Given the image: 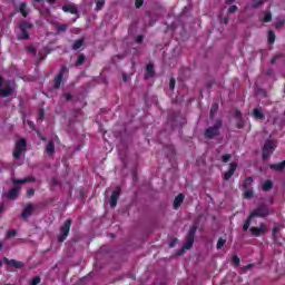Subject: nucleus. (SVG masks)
Returning <instances> with one entry per match:
<instances>
[{
  "label": "nucleus",
  "mask_w": 285,
  "mask_h": 285,
  "mask_svg": "<svg viewBox=\"0 0 285 285\" xmlns=\"http://www.w3.org/2000/svg\"><path fill=\"white\" fill-rule=\"evenodd\" d=\"M26 52H31V55H37V49L35 48V46H28L24 48Z\"/></svg>",
  "instance_id": "obj_37"
},
{
  "label": "nucleus",
  "mask_w": 285,
  "mask_h": 285,
  "mask_svg": "<svg viewBox=\"0 0 285 285\" xmlns=\"http://www.w3.org/2000/svg\"><path fill=\"white\" fill-rule=\"evenodd\" d=\"M245 124H244V118H238L237 122H236V128H238V130H242V128H244Z\"/></svg>",
  "instance_id": "obj_39"
},
{
  "label": "nucleus",
  "mask_w": 285,
  "mask_h": 285,
  "mask_svg": "<svg viewBox=\"0 0 285 285\" xmlns=\"http://www.w3.org/2000/svg\"><path fill=\"white\" fill-rule=\"evenodd\" d=\"M3 209H4L3 205H0V213H3Z\"/></svg>",
  "instance_id": "obj_60"
},
{
  "label": "nucleus",
  "mask_w": 285,
  "mask_h": 285,
  "mask_svg": "<svg viewBox=\"0 0 285 285\" xmlns=\"http://www.w3.org/2000/svg\"><path fill=\"white\" fill-rule=\"evenodd\" d=\"M43 117H46V110L39 109V111H38V119L40 121H43Z\"/></svg>",
  "instance_id": "obj_43"
},
{
  "label": "nucleus",
  "mask_w": 285,
  "mask_h": 285,
  "mask_svg": "<svg viewBox=\"0 0 285 285\" xmlns=\"http://www.w3.org/2000/svg\"><path fill=\"white\" fill-rule=\"evenodd\" d=\"M153 77H155V65L153 63H148L146 66V73H145V79H153Z\"/></svg>",
  "instance_id": "obj_14"
},
{
  "label": "nucleus",
  "mask_w": 285,
  "mask_h": 285,
  "mask_svg": "<svg viewBox=\"0 0 285 285\" xmlns=\"http://www.w3.org/2000/svg\"><path fill=\"white\" fill-rule=\"evenodd\" d=\"M85 62H86V55L80 53L76 60L75 66H83Z\"/></svg>",
  "instance_id": "obj_31"
},
{
  "label": "nucleus",
  "mask_w": 285,
  "mask_h": 285,
  "mask_svg": "<svg viewBox=\"0 0 285 285\" xmlns=\"http://www.w3.org/2000/svg\"><path fill=\"white\" fill-rule=\"evenodd\" d=\"M65 101H72V95L70 92H66L62 95Z\"/></svg>",
  "instance_id": "obj_46"
},
{
  "label": "nucleus",
  "mask_w": 285,
  "mask_h": 285,
  "mask_svg": "<svg viewBox=\"0 0 285 285\" xmlns=\"http://www.w3.org/2000/svg\"><path fill=\"white\" fill-rule=\"evenodd\" d=\"M237 170V163H230L229 169L224 174L225 181H228Z\"/></svg>",
  "instance_id": "obj_12"
},
{
  "label": "nucleus",
  "mask_w": 285,
  "mask_h": 285,
  "mask_svg": "<svg viewBox=\"0 0 285 285\" xmlns=\"http://www.w3.org/2000/svg\"><path fill=\"white\" fill-rule=\"evenodd\" d=\"M141 6H144V0H136V1H135V7H136V8L139 9V8H141Z\"/></svg>",
  "instance_id": "obj_49"
},
{
  "label": "nucleus",
  "mask_w": 285,
  "mask_h": 285,
  "mask_svg": "<svg viewBox=\"0 0 285 285\" xmlns=\"http://www.w3.org/2000/svg\"><path fill=\"white\" fill-rule=\"evenodd\" d=\"M47 3H50V6H55V3H57V0H47Z\"/></svg>",
  "instance_id": "obj_56"
},
{
  "label": "nucleus",
  "mask_w": 285,
  "mask_h": 285,
  "mask_svg": "<svg viewBox=\"0 0 285 285\" xmlns=\"http://www.w3.org/2000/svg\"><path fill=\"white\" fill-rule=\"evenodd\" d=\"M232 262L235 266H239V264H242V259H239L238 256H234Z\"/></svg>",
  "instance_id": "obj_47"
},
{
  "label": "nucleus",
  "mask_w": 285,
  "mask_h": 285,
  "mask_svg": "<svg viewBox=\"0 0 285 285\" xmlns=\"http://www.w3.org/2000/svg\"><path fill=\"white\" fill-rule=\"evenodd\" d=\"M38 284H41V277H39V276H35V277L30 281V283H29V285H38Z\"/></svg>",
  "instance_id": "obj_36"
},
{
  "label": "nucleus",
  "mask_w": 285,
  "mask_h": 285,
  "mask_svg": "<svg viewBox=\"0 0 285 285\" xmlns=\"http://www.w3.org/2000/svg\"><path fill=\"white\" fill-rule=\"evenodd\" d=\"M63 12H69L70 14H77L79 12V9L77 7L72 6L71 3H66L62 7Z\"/></svg>",
  "instance_id": "obj_16"
},
{
  "label": "nucleus",
  "mask_w": 285,
  "mask_h": 285,
  "mask_svg": "<svg viewBox=\"0 0 285 285\" xmlns=\"http://www.w3.org/2000/svg\"><path fill=\"white\" fill-rule=\"evenodd\" d=\"M219 110V104L218 102H214L212 105L210 111H209V118L210 119H215V115H217V111Z\"/></svg>",
  "instance_id": "obj_25"
},
{
  "label": "nucleus",
  "mask_w": 285,
  "mask_h": 285,
  "mask_svg": "<svg viewBox=\"0 0 285 285\" xmlns=\"http://www.w3.org/2000/svg\"><path fill=\"white\" fill-rule=\"evenodd\" d=\"M46 153L49 157H52V155H55V141L50 140L48 144H47V147H46Z\"/></svg>",
  "instance_id": "obj_24"
},
{
  "label": "nucleus",
  "mask_w": 285,
  "mask_h": 285,
  "mask_svg": "<svg viewBox=\"0 0 285 285\" xmlns=\"http://www.w3.org/2000/svg\"><path fill=\"white\" fill-rule=\"evenodd\" d=\"M237 10H239V8L235 4L230 6L228 9H227V12L229 14H235V12H237Z\"/></svg>",
  "instance_id": "obj_40"
},
{
  "label": "nucleus",
  "mask_w": 285,
  "mask_h": 285,
  "mask_svg": "<svg viewBox=\"0 0 285 285\" xmlns=\"http://www.w3.org/2000/svg\"><path fill=\"white\" fill-rule=\"evenodd\" d=\"M19 193H21V187L14 186L11 190L8 191L7 197L8 199H17L19 197Z\"/></svg>",
  "instance_id": "obj_13"
},
{
  "label": "nucleus",
  "mask_w": 285,
  "mask_h": 285,
  "mask_svg": "<svg viewBox=\"0 0 285 285\" xmlns=\"http://www.w3.org/2000/svg\"><path fill=\"white\" fill-rule=\"evenodd\" d=\"M262 189L265 193H268V190H273V180H265L262 185Z\"/></svg>",
  "instance_id": "obj_26"
},
{
  "label": "nucleus",
  "mask_w": 285,
  "mask_h": 285,
  "mask_svg": "<svg viewBox=\"0 0 285 285\" xmlns=\"http://www.w3.org/2000/svg\"><path fill=\"white\" fill-rule=\"evenodd\" d=\"M197 228H199V225L197 223L189 228V232L186 236V243L178 252V255H184V250H190V248H193V244H195V234L197 233Z\"/></svg>",
  "instance_id": "obj_2"
},
{
  "label": "nucleus",
  "mask_w": 285,
  "mask_h": 285,
  "mask_svg": "<svg viewBox=\"0 0 285 285\" xmlns=\"http://www.w3.org/2000/svg\"><path fill=\"white\" fill-rule=\"evenodd\" d=\"M70 70L67 66H61L58 75L53 78V88L59 90L61 88V81H63V75H68Z\"/></svg>",
  "instance_id": "obj_7"
},
{
  "label": "nucleus",
  "mask_w": 285,
  "mask_h": 285,
  "mask_svg": "<svg viewBox=\"0 0 285 285\" xmlns=\"http://www.w3.org/2000/svg\"><path fill=\"white\" fill-rule=\"evenodd\" d=\"M119 197H121V188L117 187L112 193L110 197V207L116 208L117 202H119Z\"/></svg>",
  "instance_id": "obj_11"
},
{
  "label": "nucleus",
  "mask_w": 285,
  "mask_h": 285,
  "mask_svg": "<svg viewBox=\"0 0 285 285\" xmlns=\"http://www.w3.org/2000/svg\"><path fill=\"white\" fill-rule=\"evenodd\" d=\"M77 112H78V114H81V109H78Z\"/></svg>",
  "instance_id": "obj_64"
},
{
  "label": "nucleus",
  "mask_w": 285,
  "mask_h": 285,
  "mask_svg": "<svg viewBox=\"0 0 285 285\" xmlns=\"http://www.w3.org/2000/svg\"><path fill=\"white\" fill-rule=\"evenodd\" d=\"M56 30L58 32H66V30H68V24H57Z\"/></svg>",
  "instance_id": "obj_35"
},
{
  "label": "nucleus",
  "mask_w": 285,
  "mask_h": 285,
  "mask_svg": "<svg viewBox=\"0 0 285 285\" xmlns=\"http://www.w3.org/2000/svg\"><path fill=\"white\" fill-rule=\"evenodd\" d=\"M3 248V243H0V250Z\"/></svg>",
  "instance_id": "obj_61"
},
{
  "label": "nucleus",
  "mask_w": 285,
  "mask_h": 285,
  "mask_svg": "<svg viewBox=\"0 0 285 285\" xmlns=\"http://www.w3.org/2000/svg\"><path fill=\"white\" fill-rule=\"evenodd\" d=\"M32 181H36V178L35 176H29L27 178H23V179H13L12 180V184L14 186L19 185V184H29V183H32Z\"/></svg>",
  "instance_id": "obj_18"
},
{
  "label": "nucleus",
  "mask_w": 285,
  "mask_h": 285,
  "mask_svg": "<svg viewBox=\"0 0 285 285\" xmlns=\"http://www.w3.org/2000/svg\"><path fill=\"white\" fill-rule=\"evenodd\" d=\"M252 117H254V119H266V115H264V112L262 111V108H254L252 111Z\"/></svg>",
  "instance_id": "obj_17"
},
{
  "label": "nucleus",
  "mask_w": 285,
  "mask_h": 285,
  "mask_svg": "<svg viewBox=\"0 0 285 285\" xmlns=\"http://www.w3.org/2000/svg\"><path fill=\"white\" fill-rule=\"evenodd\" d=\"M118 59H124V57H121V56H116Z\"/></svg>",
  "instance_id": "obj_62"
},
{
  "label": "nucleus",
  "mask_w": 285,
  "mask_h": 285,
  "mask_svg": "<svg viewBox=\"0 0 285 285\" xmlns=\"http://www.w3.org/2000/svg\"><path fill=\"white\" fill-rule=\"evenodd\" d=\"M3 78L0 76V88H1V86H3Z\"/></svg>",
  "instance_id": "obj_59"
},
{
  "label": "nucleus",
  "mask_w": 285,
  "mask_h": 285,
  "mask_svg": "<svg viewBox=\"0 0 285 285\" xmlns=\"http://www.w3.org/2000/svg\"><path fill=\"white\" fill-rule=\"evenodd\" d=\"M249 230L253 237H261L262 235H266V224L261 223L259 227H250Z\"/></svg>",
  "instance_id": "obj_10"
},
{
  "label": "nucleus",
  "mask_w": 285,
  "mask_h": 285,
  "mask_svg": "<svg viewBox=\"0 0 285 285\" xmlns=\"http://www.w3.org/2000/svg\"><path fill=\"white\" fill-rule=\"evenodd\" d=\"M275 151V142L273 140H266L263 147V159H268L271 154Z\"/></svg>",
  "instance_id": "obj_8"
},
{
  "label": "nucleus",
  "mask_w": 285,
  "mask_h": 285,
  "mask_svg": "<svg viewBox=\"0 0 285 285\" xmlns=\"http://www.w3.org/2000/svg\"><path fill=\"white\" fill-rule=\"evenodd\" d=\"M184 194H178L174 199V210H177L181 204H184Z\"/></svg>",
  "instance_id": "obj_19"
},
{
  "label": "nucleus",
  "mask_w": 285,
  "mask_h": 285,
  "mask_svg": "<svg viewBox=\"0 0 285 285\" xmlns=\"http://www.w3.org/2000/svg\"><path fill=\"white\" fill-rule=\"evenodd\" d=\"M253 8L257 9V8H262V6H264V3H266V0H253Z\"/></svg>",
  "instance_id": "obj_34"
},
{
  "label": "nucleus",
  "mask_w": 285,
  "mask_h": 285,
  "mask_svg": "<svg viewBox=\"0 0 285 285\" xmlns=\"http://www.w3.org/2000/svg\"><path fill=\"white\" fill-rule=\"evenodd\" d=\"M278 59H284V53L281 52V53H277L276 56H274V57L272 58V60H271V63H272V65L277 63Z\"/></svg>",
  "instance_id": "obj_33"
},
{
  "label": "nucleus",
  "mask_w": 285,
  "mask_h": 285,
  "mask_svg": "<svg viewBox=\"0 0 285 285\" xmlns=\"http://www.w3.org/2000/svg\"><path fill=\"white\" fill-rule=\"evenodd\" d=\"M272 239L274 242H277V239H279V227L278 226L273 227V229H272Z\"/></svg>",
  "instance_id": "obj_28"
},
{
  "label": "nucleus",
  "mask_w": 285,
  "mask_h": 285,
  "mask_svg": "<svg viewBox=\"0 0 285 285\" xmlns=\"http://www.w3.org/2000/svg\"><path fill=\"white\" fill-rule=\"evenodd\" d=\"M272 20H273V14H271V13H266L263 19L264 23H269V21H272Z\"/></svg>",
  "instance_id": "obj_44"
},
{
  "label": "nucleus",
  "mask_w": 285,
  "mask_h": 285,
  "mask_svg": "<svg viewBox=\"0 0 285 285\" xmlns=\"http://www.w3.org/2000/svg\"><path fill=\"white\" fill-rule=\"evenodd\" d=\"M230 158H232L230 154L223 155L222 156L223 164H228V161H230Z\"/></svg>",
  "instance_id": "obj_42"
},
{
  "label": "nucleus",
  "mask_w": 285,
  "mask_h": 285,
  "mask_svg": "<svg viewBox=\"0 0 285 285\" xmlns=\"http://www.w3.org/2000/svg\"><path fill=\"white\" fill-rule=\"evenodd\" d=\"M244 193H243V197L245 199H253L254 195H255V191L253 189H243Z\"/></svg>",
  "instance_id": "obj_29"
},
{
  "label": "nucleus",
  "mask_w": 285,
  "mask_h": 285,
  "mask_svg": "<svg viewBox=\"0 0 285 285\" xmlns=\"http://www.w3.org/2000/svg\"><path fill=\"white\" fill-rule=\"evenodd\" d=\"M122 81H128V76L126 73L122 75Z\"/></svg>",
  "instance_id": "obj_57"
},
{
  "label": "nucleus",
  "mask_w": 285,
  "mask_h": 285,
  "mask_svg": "<svg viewBox=\"0 0 285 285\" xmlns=\"http://www.w3.org/2000/svg\"><path fill=\"white\" fill-rule=\"evenodd\" d=\"M28 148V142L26 141V138H20L16 141V146L13 149V159H21V155L26 153Z\"/></svg>",
  "instance_id": "obj_5"
},
{
  "label": "nucleus",
  "mask_w": 285,
  "mask_h": 285,
  "mask_svg": "<svg viewBox=\"0 0 285 285\" xmlns=\"http://www.w3.org/2000/svg\"><path fill=\"white\" fill-rule=\"evenodd\" d=\"M268 43H275V32L268 31Z\"/></svg>",
  "instance_id": "obj_41"
},
{
  "label": "nucleus",
  "mask_w": 285,
  "mask_h": 285,
  "mask_svg": "<svg viewBox=\"0 0 285 285\" xmlns=\"http://www.w3.org/2000/svg\"><path fill=\"white\" fill-rule=\"evenodd\" d=\"M235 117H236V119H242L243 118L242 111L239 109H236Z\"/></svg>",
  "instance_id": "obj_51"
},
{
  "label": "nucleus",
  "mask_w": 285,
  "mask_h": 285,
  "mask_svg": "<svg viewBox=\"0 0 285 285\" xmlns=\"http://www.w3.org/2000/svg\"><path fill=\"white\" fill-rule=\"evenodd\" d=\"M177 83V80L175 78H170L169 80V90H175V85Z\"/></svg>",
  "instance_id": "obj_45"
},
{
  "label": "nucleus",
  "mask_w": 285,
  "mask_h": 285,
  "mask_svg": "<svg viewBox=\"0 0 285 285\" xmlns=\"http://www.w3.org/2000/svg\"><path fill=\"white\" fill-rule=\"evenodd\" d=\"M96 3V12H101L104 10V7L106 6V0H95Z\"/></svg>",
  "instance_id": "obj_27"
},
{
  "label": "nucleus",
  "mask_w": 285,
  "mask_h": 285,
  "mask_svg": "<svg viewBox=\"0 0 285 285\" xmlns=\"http://www.w3.org/2000/svg\"><path fill=\"white\" fill-rule=\"evenodd\" d=\"M253 177H247L243 184V190L250 188V186H253Z\"/></svg>",
  "instance_id": "obj_30"
},
{
  "label": "nucleus",
  "mask_w": 285,
  "mask_h": 285,
  "mask_svg": "<svg viewBox=\"0 0 285 285\" xmlns=\"http://www.w3.org/2000/svg\"><path fill=\"white\" fill-rule=\"evenodd\" d=\"M83 43H86V39H83V38L75 40L71 46V49L72 50H81V48H83Z\"/></svg>",
  "instance_id": "obj_21"
},
{
  "label": "nucleus",
  "mask_w": 285,
  "mask_h": 285,
  "mask_svg": "<svg viewBox=\"0 0 285 285\" xmlns=\"http://www.w3.org/2000/svg\"><path fill=\"white\" fill-rule=\"evenodd\" d=\"M236 0H225V3L227 6H233V3H235Z\"/></svg>",
  "instance_id": "obj_55"
},
{
  "label": "nucleus",
  "mask_w": 285,
  "mask_h": 285,
  "mask_svg": "<svg viewBox=\"0 0 285 285\" xmlns=\"http://www.w3.org/2000/svg\"><path fill=\"white\" fill-rule=\"evenodd\" d=\"M17 236V229H10L7 232V238L12 239V237Z\"/></svg>",
  "instance_id": "obj_38"
},
{
  "label": "nucleus",
  "mask_w": 285,
  "mask_h": 285,
  "mask_svg": "<svg viewBox=\"0 0 285 285\" xmlns=\"http://www.w3.org/2000/svg\"><path fill=\"white\" fill-rule=\"evenodd\" d=\"M245 268L248 271L249 268H253V264H248L245 266Z\"/></svg>",
  "instance_id": "obj_58"
},
{
  "label": "nucleus",
  "mask_w": 285,
  "mask_h": 285,
  "mask_svg": "<svg viewBox=\"0 0 285 285\" xmlns=\"http://www.w3.org/2000/svg\"><path fill=\"white\" fill-rule=\"evenodd\" d=\"M20 33L17 36L18 41H28L30 39V32L28 30H32L35 24H32L28 20H23L18 26Z\"/></svg>",
  "instance_id": "obj_3"
},
{
  "label": "nucleus",
  "mask_w": 285,
  "mask_h": 285,
  "mask_svg": "<svg viewBox=\"0 0 285 285\" xmlns=\"http://www.w3.org/2000/svg\"><path fill=\"white\" fill-rule=\"evenodd\" d=\"M27 197H35V189L30 188L27 190Z\"/></svg>",
  "instance_id": "obj_50"
},
{
  "label": "nucleus",
  "mask_w": 285,
  "mask_h": 285,
  "mask_svg": "<svg viewBox=\"0 0 285 285\" xmlns=\"http://www.w3.org/2000/svg\"><path fill=\"white\" fill-rule=\"evenodd\" d=\"M19 12L22 14V17H28L30 14V11L28 10V4L26 2H21L19 4Z\"/></svg>",
  "instance_id": "obj_23"
},
{
  "label": "nucleus",
  "mask_w": 285,
  "mask_h": 285,
  "mask_svg": "<svg viewBox=\"0 0 285 285\" xmlns=\"http://www.w3.org/2000/svg\"><path fill=\"white\" fill-rule=\"evenodd\" d=\"M224 246H226V239L224 238H219L216 245L217 250H222V248H224Z\"/></svg>",
  "instance_id": "obj_32"
},
{
  "label": "nucleus",
  "mask_w": 285,
  "mask_h": 285,
  "mask_svg": "<svg viewBox=\"0 0 285 285\" xmlns=\"http://www.w3.org/2000/svg\"><path fill=\"white\" fill-rule=\"evenodd\" d=\"M170 246H171V247L175 246V242H174V243H170Z\"/></svg>",
  "instance_id": "obj_63"
},
{
  "label": "nucleus",
  "mask_w": 285,
  "mask_h": 285,
  "mask_svg": "<svg viewBox=\"0 0 285 285\" xmlns=\"http://www.w3.org/2000/svg\"><path fill=\"white\" fill-rule=\"evenodd\" d=\"M273 208L268 207V205L264 203L259 204L253 212L249 213V216L243 225V230H248L250 228V223L253 219H255V217L265 218L268 217V215H273Z\"/></svg>",
  "instance_id": "obj_1"
},
{
  "label": "nucleus",
  "mask_w": 285,
  "mask_h": 285,
  "mask_svg": "<svg viewBox=\"0 0 285 285\" xmlns=\"http://www.w3.org/2000/svg\"><path fill=\"white\" fill-rule=\"evenodd\" d=\"M70 228H72V219L68 218L60 227V232L58 235L59 244H63V242L68 239V235H70Z\"/></svg>",
  "instance_id": "obj_4"
},
{
  "label": "nucleus",
  "mask_w": 285,
  "mask_h": 285,
  "mask_svg": "<svg viewBox=\"0 0 285 285\" xmlns=\"http://www.w3.org/2000/svg\"><path fill=\"white\" fill-rule=\"evenodd\" d=\"M32 215H35V205L29 203L21 213V219H23V222H28V218L32 217Z\"/></svg>",
  "instance_id": "obj_9"
},
{
  "label": "nucleus",
  "mask_w": 285,
  "mask_h": 285,
  "mask_svg": "<svg viewBox=\"0 0 285 285\" xmlns=\"http://www.w3.org/2000/svg\"><path fill=\"white\" fill-rule=\"evenodd\" d=\"M4 262H7L8 266H13V268H23L24 264L21 261H17V259H8L4 257Z\"/></svg>",
  "instance_id": "obj_15"
},
{
  "label": "nucleus",
  "mask_w": 285,
  "mask_h": 285,
  "mask_svg": "<svg viewBox=\"0 0 285 285\" xmlns=\"http://www.w3.org/2000/svg\"><path fill=\"white\" fill-rule=\"evenodd\" d=\"M55 186H61V183L57 178L51 179V188H55Z\"/></svg>",
  "instance_id": "obj_48"
},
{
  "label": "nucleus",
  "mask_w": 285,
  "mask_h": 285,
  "mask_svg": "<svg viewBox=\"0 0 285 285\" xmlns=\"http://www.w3.org/2000/svg\"><path fill=\"white\" fill-rule=\"evenodd\" d=\"M228 21H230V17L228 16L223 19V22L225 23V26H228Z\"/></svg>",
  "instance_id": "obj_54"
},
{
  "label": "nucleus",
  "mask_w": 285,
  "mask_h": 285,
  "mask_svg": "<svg viewBox=\"0 0 285 285\" xmlns=\"http://www.w3.org/2000/svg\"><path fill=\"white\" fill-rule=\"evenodd\" d=\"M271 170H276V173H282L285 168V160L277 163V164H272L269 165Z\"/></svg>",
  "instance_id": "obj_20"
},
{
  "label": "nucleus",
  "mask_w": 285,
  "mask_h": 285,
  "mask_svg": "<svg viewBox=\"0 0 285 285\" xmlns=\"http://www.w3.org/2000/svg\"><path fill=\"white\" fill-rule=\"evenodd\" d=\"M12 87L7 86L4 88L0 87V97H10V95H12Z\"/></svg>",
  "instance_id": "obj_22"
},
{
  "label": "nucleus",
  "mask_w": 285,
  "mask_h": 285,
  "mask_svg": "<svg viewBox=\"0 0 285 285\" xmlns=\"http://www.w3.org/2000/svg\"><path fill=\"white\" fill-rule=\"evenodd\" d=\"M222 126H223L222 119H217L214 126L208 127L205 130V137L207 139H215V137H219V129L222 128Z\"/></svg>",
  "instance_id": "obj_6"
},
{
  "label": "nucleus",
  "mask_w": 285,
  "mask_h": 285,
  "mask_svg": "<svg viewBox=\"0 0 285 285\" xmlns=\"http://www.w3.org/2000/svg\"><path fill=\"white\" fill-rule=\"evenodd\" d=\"M28 126L31 130H35V122L32 120H28Z\"/></svg>",
  "instance_id": "obj_53"
},
{
  "label": "nucleus",
  "mask_w": 285,
  "mask_h": 285,
  "mask_svg": "<svg viewBox=\"0 0 285 285\" xmlns=\"http://www.w3.org/2000/svg\"><path fill=\"white\" fill-rule=\"evenodd\" d=\"M144 41V36H137L136 37V42L141 43Z\"/></svg>",
  "instance_id": "obj_52"
}]
</instances>
